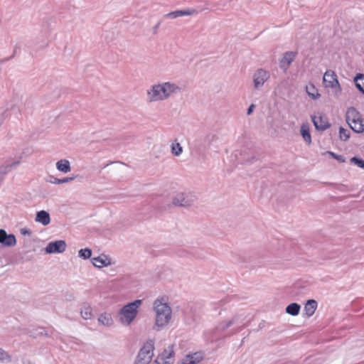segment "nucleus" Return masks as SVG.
Returning <instances> with one entry per match:
<instances>
[{
  "label": "nucleus",
  "instance_id": "obj_5",
  "mask_svg": "<svg viewBox=\"0 0 364 364\" xmlns=\"http://www.w3.org/2000/svg\"><path fill=\"white\" fill-rule=\"evenodd\" d=\"M346 122L350 129L356 133L364 132V120L355 107H349L346 114Z\"/></svg>",
  "mask_w": 364,
  "mask_h": 364
},
{
  "label": "nucleus",
  "instance_id": "obj_37",
  "mask_svg": "<svg viewBox=\"0 0 364 364\" xmlns=\"http://www.w3.org/2000/svg\"><path fill=\"white\" fill-rule=\"evenodd\" d=\"M134 364H149V363H145L144 361H142V360H139V359L136 358Z\"/></svg>",
  "mask_w": 364,
  "mask_h": 364
},
{
  "label": "nucleus",
  "instance_id": "obj_39",
  "mask_svg": "<svg viewBox=\"0 0 364 364\" xmlns=\"http://www.w3.org/2000/svg\"><path fill=\"white\" fill-rule=\"evenodd\" d=\"M17 109H18L16 107H13L12 108V112H14L17 111Z\"/></svg>",
  "mask_w": 364,
  "mask_h": 364
},
{
  "label": "nucleus",
  "instance_id": "obj_31",
  "mask_svg": "<svg viewBox=\"0 0 364 364\" xmlns=\"http://www.w3.org/2000/svg\"><path fill=\"white\" fill-rule=\"evenodd\" d=\"M79 257L83 259H88L92 255V250L89 248L81 249L78 252Z\"/></svg>",
  "mask_w": 364,
  "mask_h": 364
},
{
  "label": "nucleus",
  "instance_id": "obj_3",
  "mask_svg": "<svg viewBox=\"0 0 364 364\" xmlns=\"http://www.w3.org/2000/svg\"><path fill=\"white\" fill-rule=\"evenodd\" d=\"M141 303V300L136 299L124 305L118 311L117 315L122 325L124 326L131 325L138 315V309Z\"/></svg>",
  "mask_w": 364,
  "mask_h": 364
},
{
  "label": "nucleus",
  "instance_id": "obj_10",
  "mask_svg": "<svg viewBox=\"0 0 364 364\" xmlns=\"http://www.w3.org/2000/svg\"><path fill=\"white\" fill-rule=\"evenodd\" d=\"M66 247L67 245L64 240H56L50 242L47 245L46 252L48 254L63 253L65 251Z\"/></svg>",
  "mask_w": 364,
  "mask_h": 364
},
{
  "label": "nucleus",
  "instance_id": "obj_25",
  "mask_svg": "<svg viewBox=\"0 0 364 364\" xmlns=\"http://www.w3.org/2000/svg\"><path fill=\"white\" fill-rule=\"evenodd\" d=\"M48 182L53 183V184H61V183H65L70 181H73L75 179V177H65L63 178H58L53 176H49Z\"/></svg>",
  "mask_w": 364,
  "mask_h": 364
},
{
  "label": "nucleus",
  "instance_id": "obj_34",
  "mask_svg": "<svg viewBox=\"0 0 364 364\" xmlns=\"http://www.w3.org/2000/svg\"><path fill=\"white\" fill-rule=\"evenodd\" d=\"M21 233L22 235H30L31 234V232L30 230L27 229V228H22L21 230Z\"/></svg>",
  "mask_w": 364,
  "mask_h": 364
},
{
  "label": "nucleus",
  "instance_id": "obj_1",
  "mask_svg": "<svg viewBox=\"0 0 364 364\" xmlns=\"http://www.w3.org/2000/svg\"><path fill=\"white\" fill-rule=\"evenodd\" d=\"M181 87L176 83L171 81L154 84L147 90V100L149 102L164 101L174 95L180 93Z\"/></svg>",
  "mask_w": 364,
  "mask_h": 364
},
{
  "label": "nucleus",
  "instance_id": "obj_16",
  "mask_svg": "<svg viewBox=\"0 0 364 364\" xmlns=\"http://www.w3.org/2000/svg\"><path fill=\"white\" fill-rule=\"evenodd\" d=\"M198 11L193 9H188L184 10H177L174 11H171L165 15L166 18H176L179 16H191L193 14H197Z\"/></svg>",
  "mask_w": 364,
  "mask_h": 364
},
{
  "label": "nucleus",
  "instance_id": "obj_32",
  "mask_svg": "<svg viewBox=\"0 0 364 364\" xmlns=\"http://www.w3.org/2000/svg\"><path fill=\"white\" fill-rule=\"evenodd\" d=\"M350 161L358 167L364 168V160L363 159L354 156L351 158Z\"/></svg>",
  "mask_w": 364,
  "mask_h": 364
},
{
  "label": "nucleus",
  "instance_id": "obj_21",
  "mask_svg": "<svg viewBox=\"0 0 364 364\" xmlns=\"http://www.w3.org/2000/svg\"><path fill=\"white\" fill-rule=\"evenodd\" d=\"M56 168L64 173H67L70 171V163L67 159H60L56 162Z\"/></svg>",
  "mask_w": 364,
  "mask_h": 364
},
{
  "label": "nucleus",
  "instance_id": "obj_35",
  "mask_svg": "<svg viewBox=\"0 0 364 364\" xmlns=\"http://www.w3.org/2000/svg\"><path fill=\"white\" fill-rule=\"evenodd\" d=\"M254 108H255V105L253 104H252L249 108L247 109V114L248 115L251 114L254 110Z\"/></svg>",
  "mask_w": 364,
  "mask_h": 364
},
{
  "label": "nucleus",
  "instance_id": "obj_20",
  "mask_svg": "<svg viewBox=\"0 0 364 364\" xmlns=\"http://www.w3.org/2000/svg\"><path fill=\"white\" fill-rule=\"evenodd\" d=\"M98 322L107 327H110L114 324V320L110 314L104 312L100 314L98 317Z\"/></svg>",
  "mask_w": 364,
  "mask_h": 364
},
{
  "label": "nucleus",
  "instance_id": "obj_29",
  "mask_svg": "<svg viewBox=\"0 0 364 364\" xmlns=\"http://www.w3.org/2000/svg\"><path fill=\"white\" fill-rule=\"evenodd\" d=\"M364 78L363 74H358L355 77V86L356 87L364 94V83H360L358 82L360 80H363Z\"/></svg>",
  "mask_w": 364,
  "mask_h": 364
},
{
  "label": "nucleus",
  "instance_id": "obj_26",
  "mask_svg": "<svg viewBox=\"0 0 364 364\" xmlns=\"http://www.w3.org/2000/svg\"><path fill=\"white\" fill-rule=\"evenodd\" d=\"M306 90L307 94L314 100L318 99L320 97V94L313 84L306 86Z\"/></svg>",
  "mask_w": 364,
  "mask_h": 364
},
{
  "label": "nucleus",
  "instance_id": "obj_28",
  "mask_svg": "<svg viewBox=\"0 0 364 364\" xmlns=\"http://www.w3.org/2000/svg\"><path fill=\"white\" fill-rule=\"evenodd\" d=\"M183 151V148L181 146V145L179 144V143H172L171 144V153L174 155V156H179L181 154Z\"/></svg>",
  "mask_w": 364,
  "mask_h": 364
},
{
  "label": "nucleus",
  "instance_id": "obj_33",
  "mask_svg": "<svg viewBox=\"0 0 364 364\" xmlns=\"http://www.w3.org/2000/svg\"><path fill=\"white\" fill-rule=\"evenodd\" d=\"M327 154H329L333 159H336L337 161H338L340 162H344L345 161L344 156H342V155L336 154H335V153H333L332 151H328Z\"/></svg>",
  "mask_w": 364,
  "mask_h": 364
},
{
  "label": "nucleus",
  "instance_id": "obj_18",
  "mask_svg": "<svg viewBox=\"0 0 364 364\" xmlns=\"http://www.w3.org/2000/svg\"><path fill=\"white\" fill-rule=\"evenodd\" d=\"M318 306L317 301L314 299H309L304 305V311L307 317L312 316Z\"/></svg>",
  "mask_w": 364,
  "mask_h": 364
},
{
  "label": "nucleus",
  "instance_id": "obj_36",
  "mask_svg": "<svg viewBox=\"0 0 364 364\" xmlns=\"http://www.w3.org/2000/svg\"><path fill=\"white\" fill-rule=\"evenodd\" d=\"M19 164H20L19 161H16L13 162L12 164H11L9 166L10 168H14V167L18 166Z\"/></svg>",
  "mask_w": 364,
  "mask_h": 364
},
{
  "label": "nucleus",
  "instance_id": "obj_11",
  "mask_svg": "<svg viewBox=\"0 0 364 364\" xmlns=\"http://www.w3.org/2000/svg\"><path fill=\"white\" fill-rule=\"evenodd\" d=\"M174 352L171 348L165 349L154 360L153 364H173Z\"/></svg>",
  "mask_w": 364,
  "mask_h": 364
},
{
  "label": "nucleus",
  "instance_id": "obj_9",
  "mask_svg": "<svg viewBox=\"0 0 364 364\" xmlns=\"http://www.w3.org/2000/svg\"><path fill=\"white\" fill-rule=\"evenodd\" d=\"M193 198L186 193H178L173 198V204L176 206L188 207L193 203Z\"/></svg>",
  "mask_w": 364,
  "mask_h": 364
},
{
  "label": "nucleus",
  "instance_id": "obj_2",
  "mask_svg": "<svg viewBox=\"0 0 364 364\" xmlns=\"http://www.w3.org/2000/svg\"><path fill=\"white\" fill-rule=\"evenodd\" d=\"M154 310L156 313V321L154 328L161 330L168 324L171 319L172 310L164 298L157 299L154 302Z\"/></svg>",
  "mask_w": 364,
  "mask_h": 364
},
{
  "label": "nucleus",
  "instance_id": "obj_14",
  "mask_svg": "<svg viewBox=\"0 0 364 364\" xmlns=\"http://www.w3.org/2000/svg\"><path fill=\"white\" fill-rule=\"evenodd\" d=\"M204 358V353L201 351L189 353L183 358L181 364H198Z\"/></svg>",
  "mask_w": 364,
  "mask_h": 364
},
{
  "label": "nucleus",
  "instance_id": "obj_30",
  "mask_svg": "<svg viewBox=\"0 0 364 364\" xmlns=\"http://www.w3.org/2000/svg\"><path fill=\"white\" fill-rule=\"evenodd\" d=\"M339 137L342 141H346L350 137V132L348 129L341 127L339 129Z\"/></svg>",
  "mask_w": 364,
  "mask_h": 364
},
{
  "label": "nucleus",
  "instance_id": "obj_23",
  "mask_svg": "<svg viewBox=\"0 0 364 364\" xmlns=\"http://www.w3.org/2000/svg\"><path fill=\"white\" fill-rule=\"evenodd\" d=\"M301 134L304 139V140L308 144H310L311 143V136L310 134V130L309 125L306 124H303L301 127Z\"/></svg>",
  "mask_w": 364,
  "mask_h": 364
},
{
  "label": "nucleus",
  "instance_id": "obj_38",
  "mask_svg": "<svg viewBox=\"0 0 364 364\" xmlns=\"http://www.w3.org/2000/svg\"><path fill=\"white\" fill-rule=\"evenodd\" d=\"M38 331H39L38 334H41V335H43V333L45 332L44 329H43V328H40L38 329Z\"/></svg>",
  "mask_w": 364,
  "mask_h": 364
},
{
  "label": "nucleus",
  "instance_id": "obj_8",
  "mask_svg": "<svg viewBox=\"0 0 364 364\" xmlns=\"http://www.w3.org/2000/svg\"><path fill=\"white\" fill-rule=\"evenodd\" d=\"M323 82L326 87L336 88L341 90L336 73L331 70H326L323 75Z\"/></svg>",
  "mask_w": 364,
  "mask_h": 364
},
{
  "label": "nucleus",
  "instance_id": "obj_17",
  "mask_svg": "<svg viewBox=\"0 0 364 364\" xmlns=\"http://www.w3.org/2000/svg\"><path fill=\"white\" fill-rule=\"evenodd\" d=\"M93 265L98 268L107 267L111 264V259L105 255L92 258Z\"/></svg>",
  "mask_w": 364,
  "mask_h": 364
},
{
  "label": "nucleus",
  "instance_id": "obj_6",
  "mask_svg": "<svg viewBox=\"0 0 364 364\" xmlns=\"http://www.w3.org/2000/svg\"><path fill=\"white\" fill-rule=\"evenodd\" d=\"M154 340L147 341L141 348L136 358L150 363L154 355Z\"/></svg>",
  "mask_w": 364,
  "mask_h": 364
},
{
  "label": "nucleus",
  "instance_id": "obj_27",
  "mask_svg": "<svg viewBox=\"0 0 364 364\" xmlns=\"http://www.w3.org/2000/svg\"><path fill=\"white\" fill-rule=\"evenodd\" d=\"M11 355L3 348H0V362L10 363L11 362Z\"/></svg>",
  "mask_w": 364,
  "mask_h": 364
},
{
  "label": "nucleus",
  "instance_id": "obj_19",
  "mask_svg": "<svg viewBox=\"0 0 364 364\" xmlns=\"http://www.w3.org/2000/svg\"><path fill=\"white\" fill-rule=\"evenodd\" d=\"M35 220L43 225H48L50 223V214L46 210L37 212Z\"/></svg>",
  "mask_w": 364,
  "mask_h": 364
},
{
  "label": "nucleus",
  "instance_id": "obj_22",
  "mask_svg": "<svg viewBox=\"0 0 364 364\" xmlns=\"http://www.w3.org/2000/svg\"><path fill=\"white\" fill-rule=\"evenodd\" d=\"M80 314L84 319H90L92 317V309L91 306L87 303L84 304L81 308Z\"/></svg>",
  "mask_w": 364,
  "mask_h": 364
},
{
  "label": "nucleus",
  "instance_id": "obj_24",
  "mask_svg": "<svg viewBox=\"0 0 364 364\" xmlns=\"http://www.w3.org/2000/svg\"><path fill=\"white\" fill-rule=\"evenodd\" d=\"M301 306L297 303H291L286 307V312L291 316H297L299 314Z\"/></svg>",
  "mask_w": 364,
  "mask_h": 364
},
{
  "label": "nucleus",
  "instance_id": "obj_13",
  "mask_svg": "<svg viewBox=\"0 0 364 364\" xmlns=\"http://www.w3.org/2000/svg\"><path fill=\"white\" fill-rule=\"evenodd\" d=\"M0 244L4 247H14L16 239L14 234H7L5 230L0 229Z\"/></svg>",
  "mask_w": 364,
  "mask_h": 364
},
{
  "label": "nucleus",
  "instance_id": "obj_15",
  "mask_svg": "<svg viewBox=\"0 0 364 364\" xmlns=\"http://www.w3.org/2000/svg\"><path fill=\"white\" fill-rule=\"evenodd\" d=\"M296 55V53L293 51H288L284 54L283 58L279 61L280 68L286 71L290 64L294 61L295 57Z\"/></svg>",
  "mask_w": 364,
  "mask_h": 364
},
{
  "label": "nucleus",
  "instance_id": "obj_12",
  "mask_svg": "<svg viewBox=\"0 0 364 364\" xmlns=\"http://www.w3.org/2000/svg\"><path fill=\"white\" fill-rule=\"evenodd\" d=\"M311 118L314 125L317 130L324 131L331 125L327 117L321 113H318L317 115H314Z\"/></svg>",
  "mask_w": 364,
  "mask_h": 364
},
{
  "label": "nucleus",
  "instance_id": "obj_7",
  "mask_svg": "<svg viewBox=\"0 0 364 364\" xmlns=\"http://www.w3.org/2000/svg\"><path fill=\"white\" fill-rule=\"evenodd\" d=\"M269 77L270 74L269 71L262 68L257 70L252 76L254 87L255 89H259Z\"/></svg>",
  "mask_w": 364,
  "mask_h": 364
},
{
  "label": "nucleus",
  "instance_id": "obj_4",
  "mask_svg": "<svg viewBox=\"0 0 364 364\" xmlns=\"http://www.w3.org/2000/svg\"><path fill=\"white\" fill-rule=\"evenodd\" d=\"M242 317V315L236 314L231 319L219 323L215 328V331L222 333L228 328L232 327L229 335H233L240 332L245 326L244 318Z\"/></svg>",
  "mask_w": 364,
  "mask_h": 364
}]
</instances>
